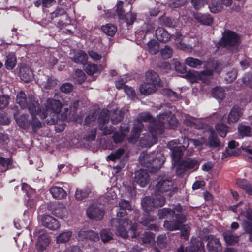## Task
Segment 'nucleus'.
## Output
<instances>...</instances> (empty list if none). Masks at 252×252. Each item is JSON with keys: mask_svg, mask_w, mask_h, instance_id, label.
Here are the masks:
<instances>
[{"mask_svg": "<svg viewBox=\"0 0 252 252\" xmlns=\"http://www.w3.org/2000/svg\"><path fill=\"white\" fill-rule=\"evenodd\" d=\"M62 106L63 104L60 100L48 98L44 104L45 108L42 110L40 104L35 98L33 95H29L26 108L31 116L36 117L38 115L41 119H44L47 118L49 112L59 114Z\"/></svg>", "mask_w": 252, "mask_h": 252, "instance_id": "obj_1", "label": "nucleus"}, {"mask_svg": "<svg viewBox=\"0 0 252 252\" xmlns=\"http://www.w3.org/2000/svg\"><path fill=\"white\" fill-rule=\"evenodd\" d=\"M18 111L15 110L13 116L18 126L24 130H28L31 126L33 133L41 127V123L39 120L28 114H23L18 116Z\"/></svg>", "mask_w": 252, "mask_h": 252, "instance_id": "obj_2", "label": "nucleus"}, {"mask_svg": "<svg viewBox=\"0 0 252 252\" xmlns=\"http://www.w3.org/2000/svg\"><path fill=\"white\" fill-rule=\"evenodd\" d=\"M111 224L116 228L118 234L122 237L126 239L129 236L132 238L139 237V234L137 232V225L133 224L130 226L128 231L126 230V225L127 222L125 219L113 218L111 220Z\"/></svg>", "mask_w": 252, "mask_h": 252, "instance_id": "obj_3", "label": "nucleus"}, {"mask_svg": "<svg viewBox=\"0 0 252 252\" xmlns=\"http://www.w3.org/2000/svg\"><path fill=\"white\" fill-rule=\"evenodd\" d=\"M240 39V36L236 32L225 30L217 45L222 47H233L239 45Z\"/></svg>", "mask_w": 252, "mask_h": 252, "instance_id": "obj_4", "label": "nucleus"}, {"mask_svg": "<svg viewBox=\"0 0 252 252\" xmlns=\"http://www.w3.org/2000/svg\"><path fill=\"white\" fill-rule=\"evenodd\" d=\"M110 117L107 110H102L98 116V128L103 131L104 135H108L112 134L114 131L115 128L113 126L108 127L107 125L109 122Z\"/></svg>", "mask_w": 252, "mask_h": 252, "instance_id": "obj_5", "label": "nucleus"}, {"mask_svg": "<svg viewBox=\"0 0 252 252\" xmlns=\"http://www.w3.org/2000/svg\"><path fill=\"white\" fill-rule=\"evenodd\" d=\"M86 214L91 220H101L105 214L104 207L99 203H93L87 208Z\"/></svg>", "mask_w": 252, "mask_h": 252, "instance_id": "obj_6", "label": "nucleus"}, {"mask_svg": "<svg viewBox=\"0 0 252 252\" xmlns=\"http://www.w3.org/2000/svg\"><path fill=\"white\" fill-rule=\"evenodd\" d=\"M174 217H175V220H166L164 221V226L168 230H180L182 224L186 221V216L182 214H176Z\"/></svg>", "mask_w": 252, "mask_h": 252, "instance_id": "obj_7", "label": "nucleus"}, {"mask_svg": "<svg viewBox=\"0 0 252 252\" xmlns=\"http://www.w3.org/2000/svg\"><path fill=\"white\" fill-rule=\"evenodd\" d=\"M36 243V248L38 252L44 251L49 245L50 240L49 235L44 233V230L42 229H36L34 232V235L40 234Z\"/></svg>", "mask_w": 252, "mask_h": 252, "instance_id": "obj_8", "label": "nucleus"}, {"mask_svg": "<svg viewBox=\"0 0 252 252\" xmlns=\"http://www.w3.org/2000/svg\"><path fill=\"white\" fill-rule=\"evenodd\" d=\"M207 249L208 252H221L222 250L221 244L215 236L210 234L206 237Z\"/></svg>", "mask_w": 252, "mask_h": 252, "instance_id": "obj_9", "label": "nucleus"}, {"mask_svg": "<svg viewBox=\"0 0 252 252\" xmlns=\"http://www.w3.org/2000/svg\"><path fill=\"white\" fill-rule=\"evenodd\" d=\"M18 68L19 69V75L21 79L26 83H29L32 80L34 74L33 71L25 63L18 64Z\"/></svg>", "mask_w": 252, "mask_h": 252, "instance_id": "obj_10", "label": "nucleus"}, {"mask_svg": "<svg viewBox=\"0 0 252 252\" xmlns=\"http://www.w3.org/2000/svg\"><path fill=\"white\" fill-rule=\"evenodd\" d=\"M164 126L161 122L155 121L151 123L148 126V131L151 134L153 138L157 140L158 135H161L164 132Z\"/></svg>", "mask_w": 252, "mask_h": 252, "instance_id": "obj_11", "label": "nucleus"}, {"mask_svg": "<svg viewBox=\"0 0 252 252\" xmlns=\"http://www.w3.org/2000/svg\"><path fill=\"white\" fill-rule=\"evenodd\" d=\"M41 221L42 225L50 230H56L60 227L58 220L50 215L44 216Z\"/></svg>", "mask_w": 252, "mask_h": 252, "instance_id": "obj_12", "label": "nucleus"}, {"mask_svg": "<svg viewBox=\"0 0 252 252\" xmlns=\"http://www.w3.org/2000/svg\"><path fill=\"white\" fill-rule=\"evenodd\" d=\"M186 252H205L203 242L197 238H192L190 245L185 248Z\"/></svg>", "mask_w": 252, "mask_h": 252, "instance_id": "obj_13", "label": "nucleus"}, {"mask_svg": "<svg viewBox=\"0 0 252 252\" xmlns=\"http://www.w3.org/2000/svg\"><path fill=\"white\" fill-rule=\"evenodd\" d=\"M134 179L138 184L144 187L149 181V175L146 170L140 169L135 172Z\"/></svg>", "mask_w": 252, "mask_h": 252, "instance_id": "obj_14", "label": "nucleus"}, {"mask_svg": "<svg viewBox=\"0 0 252 252\" xmlns=\"http://www.w3.org/2000/svg\"><path fill=\"white\" fill-rule=\"evenodd\" d=\"M119 210L117 212V216L118 217L123 218L127 215L126 210L131 211L132 207L131 202L129 201L122 199L119 203Z\"/></svg>", "mask_w": 252, "mask_h": 252, "instance_id": "obj_15", "label": "nucleus"}, {"mask_svg": "<svg viewBox=\"0 0 252 252\" xmlns=\"http://www.w3.org/2000/svg\"><path fill=\"white\" fill-rule=\"evenodd\" d=\"M173 187V183L171 180L163 179L160 180L156 185V192L163 193L170 191Z\"/></svg>", "mask_w": 252, "mask_h": 252, "instance_id": "obj_16", "label": "nucleus"}, {"mask_svg": "<svg viewBox=\"0 0 252 252\" xmlns=\"http://www.w3.org/2000/svg\"><path fill=\"white\" fill-rule=\"evenodd\" d=\"M145 81L149 83L156 87H160L161 86L160 79L159 77L158 74L152 71L149 70L146 73Z\"/></svg>", "mask_w": 252, "mask_h": 252, "instance_id": "obj_17", "label": "nucleus"}, {"mask_svg": "<svg viewBox=\"0 0 252 252\" xmlns=\"http://www.w3.org/2000/svg\"><path fill=\"white\" fill-rule=\"evenodd\" d=\"M80 239H89L93 241H97L99 239L98 233L93 230H87L85 229H81L78 234Z\"/></svg>", "mask_w": 252, "mask_h": 252, "instance_id": "obj_18", "label": "nucleus"}, {"mask_svg": "<svg viewBox=\"0 0 252 252\" xmlns=\"http://www.w3.org/2000/svg\"><path fill=\"white\" fill-rule=\"evenodd\" d=\"M71 60L78 64H85L88 60L86 53L82 50H79L74 53L73 57H70Z\"/></svg>", "mask_w": 252, "mask_h": 252, "instance_id": "obj_19", "label": "nucleus"}, {"mask_svg": "<svg viewBox=\"0 0 252 252\" xmlns=\"http://www.w3.org/2000/svg\"><path fill=\"white\" fill-rule=\"evenodd\" d=\"M156 37L161 42L166 43L171 37V35L164 29L158 27L155 32Z\"/></svg>", "mask_w": 252, "mask_h": 252, "instance_id": "obj_20", "label": "nucleus"}, {"mask_svg": "<svg viewBox=\"0 0 252 252\" xmlns=\"http://www.w3.org/2000/svg\"><path fill=\"white\" fill-rule=\"evenodd\" d=\"M237 131L241 138L252 136V128L250 126L243 123H240L238 125Z\"/></svg>", "mask_w": 252, "mask_h": 252, "instance_id": "obj_21", "label": "nucleus"}, {"mask_svg": "<svg viewBox=\"0 0 252 252\" xmlns=\"http://www.w3.org/2000/svg\"><path fill=\"white\" fill-rule=\"evenodd\" d=\"M194 18L198 23L204 25L210 26L213 21V18L209 14L197 13Z\"/></svg>", "mask_w": 252, "mask_h": 252, "instance_id": "obj_22", "label": "nucleus"}, {"mask_svg": "<svg viewBox=\"0 0 252 252\" xmlns=\"http://www.w3.org/2000/svg\"><path fill=\"white\" fill-rule=\"evenodd\" d=\"M241 110L238 107H233L230 110L227 117V122L229 124L237 122L242 116Z\"/></svg>", "mask_w": 252, "mask_h": 252, "instance_id": "obj_23", "label": "nucleus"}, {"mask_svg": "<svg viewBox=\"0 0 252 252\" xmlns=\"http://www.w3.org/2000/svg\"><path fill=\"white\" fill-rule=\"evenodd\" d=\"M222 236L227 245L232 246L239 241V237L235 235L230 231H225L223 232Z\"/></svg>", "mask_w": 252, "mask_h": 252, "instance_id": "obj_24", "label": "nucleus"}, {"mask_svg": "<svg viewBox=\"0 0 252 252\" xmlns=\"http://www.w3.org/2000/svg\"><path fill=\"white\" fill-rule=\"evenodd\" d=\"M236 183L239 188L245 190L247 194L252 195V184H250L244 179H237Z\"/></svg>", "mask_w": 252, "mask_h": 252, "instance_id": "obj_25", "label": "nucleus"}, {"mask_svg": "<svg viewBox=\"0 0 252 252\" xmlns=\"http://www.w3.org/2000/svg\"><path fill=\"white\" fill-rule=\"evenodd\" d=\"M50 192L54 198L62 199L64 198L66 195V192L61 187L53 186L50 189Z\"/></svg>", "mask_w": 252, "mask_h": 252, "instance_id": "obj_26", "label": "nucleus"}, {"mask_svg": "<svg viewBox=\"0 0 252 252\" xmlns=\"http://www.w3.org/2000/svg\"><path fill=\"white\" fill-rule=\"evenodd\" d=\"M184 146H175L172 149V158L175 163L179 162L183 155V150H185Z\"/></svg>", "mask_w": 252, "mask_h": 252, "instance_id": "obj_27", "label": "nucleus"}, {"mask_svg": "<svg viewBox=\"0 0 252 252\" xmlns=\"http://www.w3.org/2000/svg\"><path fill=\"white\" fill-rule=\"evenodd\" d=\"M91 192V189L88 187L83 189H77L75 194V198L77 200H82L87 198Z\"/></svg>", "mask_w": 252, "mask_h": 252, "instance_id": "obj_28", "label": "nucleus"}, {"mask_svg": "<svg viewBox=\"0 0 252 252\" xmlns=\"http://www.w3.org/2000/svg\"><path fill=\"white\" fill-rule=\"evenodd\" d=\"M16 100L22 109H26L27 107L28 97H27L24 91H21L17 93Z\"/></svg>", "mask_w": 252, "mask_h": 252, "instance_id": "obj_29", "label": "nucleus"}, {"mask_svg": "<svg viewBox=\"0 0 252 252\" xmlns=\"http://www.w3.org/2000/svg\"><path fill=\"white\" fill-rule=\"evenodd\" d=\"M213 71L211 69H206L200 72L197 76L198 81H201L203 83L209 84L210 83L209 77L213 75Z\"/></svg>", "mask_w": 252, "mask_h": 252, "instance_id": "obj_30", "label": "nucleus"}, {"mask_svg": "<svg viewBox=\"0 0 252 252\" xmlns=\"http://www.w3.org/2000/svg\"><path fill=\"white\" fill-rule=\"evenodd\" d=\"M186 65L191 68H196L203 64V61L192 57H188L185 60Z\"/></svg>", "mask_w": 252, "mask_h": 252, "instance_id": "obj_31", "label": "nucleus"}, {"mask_svg": "<svg viewBox=\"0 0 252 252\" xmlns=\"http://www.w3.org/2000/svg\"><path fill=\"white\" fill-rule=\"evenodd\" d=\"M156 90L157 87L156 86L146 81L141 85L140 87V91L141 93L146 95H148L155 92Z\"/></svg>", "mask_w": 252, "mask_h": 252, "instance_id": "obj_32", "label": "nucleus"}, {"mask_svg": "<svg viewBox=\"0 0 252 252\" xmlns=\"http://www.w3.org/2000/svg\"><path fill=\"white\" fill-rule=\"evenodd\" d=\"M141 206L146 213H149L152 211L153 209L156 208L151 197L146 196L142 200Z\"/></svg>", "mask_w": 252, "mask_h": 252, "instance_id": "obj_33", "label": "nucleus"}, {"mask_svg": "<svg viewBox=\"0 0 252 252\" xmlns=\"http://www.w3.org/2000/svg\"><path fill=\"white\" fill-rule=\"evenodd\" d=\"M158 193L156 192V193L151 197L155 208L162 207L166 202L165 198Z\"/></svg>", "mask_w": 252, "mask_h": 252, "instance_id": "obj_34", "label": "nucleus"}, {"mask_svg": "<svg viewBox=\"0 0 252 252\" xmlns=\"http://www.w3.org/2000/svg\"><path fill=\"white\" fill-rule=\"evenodd\" d=\"M208 140L210 147L216 148L220 145V141L218 138L217 134L213 130H211Z\"/></svg>", "mask_w": 252, "mask_h": 252, "instance_id": "obj_35", "label": "nucleus"}, {"mask_svg": "<svg viewBox=\"0 0 252 252\" xmlns=\"http://www.w3.org/2000/svg\"><path fill=\"white\" fill-rule=\"evenodd\" d=\"M176 214L175 211L171 208H164L158 211V216L160 219H164L165 217L173 218Z\"/></svg>", "mask_w": 252, "mask_h": 252, "instance_id": "obj_36", "label": "nucleus"}, {"mask_svg": "<svg viewBox=\"0 0 252 252\" xmlns=\"http://www.w3.org/2000/svg\"><path fill=\"white\" fill-rule=\"evenodd\" d=\"M17 64V59L15 55L8 54L6 56L5 66L7 70H12Z\"/></svg>", "mask_w": 252, "mask_h": 252, "instance_id": "obj_37", "label": "nucleus"}, {"mask_svg": "<svg viewBox=\"0 0 252 252\" xmlns=\"http://www.w3.org/2000/svg\"><path fill=\"white\" fill-rule=\"evenodd\" d=\"M56 3V0H37L34 2V5L37 8L41 6L42 9H44L50 8Z\"/></svg>", "mask_w": 252, "mask_h": 252, "instance_id": "obj_38", "label": "nucleus"}, {"mask_svg": "<svg viewBox=\"0 0 252 252\" xmlns=\"http://www.w3.org/2000/svg\"><path fill=\"white\" fill-rule=\"evenodd\" d=\"M73 79L75 84H82L86 79V75L81 69H77L75 71Z\"/></svg>", "mask_w": 252, "mask_h": 252, "instance_id": "obj_39", "label": "nucleus"}, {"mask_svg": "<svg viewBox=\"0 0 252 252\" xmlns=\"http://www.w3.org/2000/svg\"><path fill=\"white\" fill-rule=\"evenodd\" d=\"M124 130L128 131V128H126L123 130L122 127H120V131H116L114 133L112 138L115 143H121L124 140L126 137V134L123 132Z\"/></svg>", "mask_w": 252, "mask_h": 252, "instance_id": "obj_40", "label": "nucleus"}, {"mask_svg": "<svg viewBox=\"0 0 252 252\" xmlns=\"http://www.w3.org/2000/svg\"><path fill=\"white\" fill-rule=\"evenodd\" d=\"M215 129L221 137H225L229 131V127L222 123H217L215 125Z\"/></svg>", "mask_w": 252, "mask_h": 252, "instance_id": "obj_41", "label": "nucleus"}, {"mask_svg": "<svg viewBox=\"0 0 252 252\" xmlns=\"http://www.w3.org/2000/svg\"><path fill=\"white\" fill-rule=\"evenodd\" d=\"M149 51L151 54L156 55L159 49V43L155 39L150 40L147 44Z\"/></svg>", "mask_w": 252, "mask_h": 252, "instance_id": "obj_42", "label": "nucleus"}, {"mask_svg": "<svg viewBox=\"0 0 252 252\" xmlns=\"http://www.w3.org/2000/svg\"><path fill=\"white\" fill-rule=\"evenodd\" d=\"M213 97L219 100H223L225 98L224 90L220 87H216L212 90Z\"/></svg>", "mask_w": 252, "mask_h": 252, "instance_id": "obj_43", "label": "nucleus"}, {"mask_svg": "<svg viewBox=\"0 0 252 252\" xmlns=\"http://www.w3.org/2000/svg\"><path fill=\"white\" fill-rule=\"evenodd\" d=\"M140 239L143 244H150L155 241V234L151 232H145L141 235Z\"/></svg>", "mask_w": 252, "mask_h": 252, "instance_id": "obj_44", "label": "nucleus"}, {"mask_svg": "<svg viewBox=\"0 0 252 252\" xmlns=\"http://www.w3.org/2000/svg\"><path fill=\"white\" fill-rule=\"evenodd\" d=\"M72 236L71 231H68L60 233L57 237V243H63L68 242Z\"/></svg>", "mask_w": 252, "mask_h": 252, "instance_id": "obj_45", "label": "nucleus"}, {"mask_svg": "<svg viewBox=\"0 0 252 252\" xmlns=\"http://www.w3.org/2000/svg\"><path fill=\"white\" fill-rule=\"evenodd\" d=\"M111 120L113 124L120 122L124 118V114L120 111L114 110L111 114Z\"/></svg>", "mask_w": 252, "mask_h": 252, "instance_id": "obj_46", "label": "nucleus"}, {"mask_svg": "<svg viewBox=\"0 0 252 252\" xmlns=\"http://www.w3.org/2000/svg\"><path fill=\"white\" fill-rule=\"evenodd\" d=\"M102 31L106 35L112 37L115 35L117 29L114 25L108 24L102 26Z\"/></svg>", "mask_w": 252, "mask_h": 252, "instance_id": "obj_47", "label": "nucleus"}, {"mask_svg": "<svg viewBox=\"0 0 252 252\" xmlns=\"http://www.w3.org/2000/svg\"><path fill=\"white\" fill-rule=\"evenodd\" d=\"M136 14L134 13L129 12L124 14V17L121 20L125 21L127 26L133 24L136 18Z\"/></svg>", "mask_w": 252, "mask_h": 252, "instance_id": "obj_48", "label": "nucleus"}, {"mask_svg": "<svg viewBox=\"0 0 252 252\" xmlns=\"http://www.w3.org/2000/svg\"><path fill=\"white\" fill-rule=\"evenodd\" d=\"M124 153V150L122 148L117 149L114 153H112L109 155L107 158L109 160L114 161L116 159H119L121 158Z\"/></svg>", "mask_w": 252, "mask_h": 252, "instance_id": "obj_49", "label": "nucleus"}, {"mask_svg": "<svg viewBox=\"0 0 252 252\" xmlns=\"http://www.w3.org/2000/svg\"><path fill=\"white\" fill-rule=\"evenodd\" d=\"M199 74V72L195 70H189L186 71L185 74L186 77L190 80L192 83L198 82L197 76Z\"/></svg>", "mask_w": 252, "mask_h": 252, "instance_id": "obj_50", "label": "nucleus"}, {"mask_svg": "<svg viewBox=\"0 0 252 252\" xmlns=\"http://www.w3.org/2000/svg\"><path fill=\"white\" fill-rule=\"evenodd\" d=\"M182 163L185 166L186 170H189L193 169L197 166V162L196 160L188 159V160H183L181 161Z\"/></svg>", "mask_w": 252, "mask_h": 252, "instance_id": "obj_51", "label": "nucleus"}, {"mask_svg": "<svg viewBox=\"0 0 252 252\" xmlns=\"http://www.w3.org/2000/svg\"><path fill=\"white\" fill-rule=\"evenodd\" d=\"M58 80L53 76L49 77L47 81L43 85L45 89H52L56 87L57 84Z\"/></svg>", "mask_w": 252, "mask_h": 252, "instance_id": "obj_52", "label": "nucleus"}, {"mask_svg": "<svg viewBox=\"0 0 252 252\" xmlns=\"http://www.w3.org/2000/svg\"><path fill=\"white\" fill-rule=\"evenodd\" d=\"M66 10L64 8L57 6L56 9L50 13L51 19L58 18L66 14Z\"/></svg>", "mask_w": 252, "mask_h": 252, "instance_id": "obj_53", "label": "nucleus"}, {"mask_svg": "<svg viewBox=\"0 0 252 252\" xmlns=\"http://www.w3.org/2000/svg\"><path fill=\"white\" fill-rule=\"evenodd\" d=\"M173 53L172 49L168 45L165 46L164 48L160 50V55L164 59L170 58Z\"/></svg>", "mask_w": 252, "mask_h": 252, "instance_id": "obj_54", "label": "nucleus"}, {"mask_svg": "<svg viewBox=\"0 0 252 252\" xmlns=\"http://www.w3.org/2000/svg\"><path fill=\"white\" fill-rule=\"evenodd\" d=\"M51 207H52V213L53 215L59 217H62L63 215L64 208L61 206L60 204H53Z\"/></svg>", "mask_w": 252, "mask_h": 252, "instance_id": "obj_55", "label": "nucleus"}, {"mask_svg": "<svg viewBox=\"0 0 252 252\" xmlns=\"http://www.w3.org/2000/svg\"><path fill=\"white\" fill-rule=\"evenodd\" d=\"M85 70L89 75H93L98 71V66L94 63H89L85 66Z\"/></svg>", "mask_w": 252, "mask_h": 252, "instance_id": "obj_56", "label": "nucleus"}, {"mask_svg": "<svg viewBox=\"0 0 252 252\" xmlns=\"http://www.w3.org/2000/svg\"><path fill=\"white\" fill-rule=\"evenodd\" d=\"M172 113L170 111H165L159 114L158 120L157 122H161L163 126L167 123L169 117H170Z\"/></svg>", "mask_w": 252, "mask_h": 252, "instance_id": "obj_57", "label": "nucleus"}, {"mask_svg": "<svg viewBox=\"0 0 252 252\" xmlns=\"http://www.w3.org/2000/svg\"><path fill=\"white\" fill-rule=\"evenodd\" d=\"M100 236L102 241L104 242H107L113 239L112 233L106 229H103L101 231Z\"/></svg>", "mask_w": 252, "mask_h": 252, "instance_id": "obj_58", "label": "nucleus"}, {"mask_svg": "<svg viewBox=\"0 0 252 252\" xmlns=\"http://www.w3.org/2000/svg\"><path fill=\"white\" fill-rule=\"evenodd\" d=\"M116 12L119 19H123L124 17L125 10L123 7V2L119 1L116 5Z\"/></svg>", "mask_w": 252, "mask_h": 252, "instance_id": "obj_59", "label": "nucleus"}, {"mask_svg": "<svg viewBox=\"0 0 252 252\" xmlns=\"http://www.w3.org/2000/svg\"><path fill=\"white\" fill-rule=\"evenodd\" d=\"M176 163V173L178 176L182 177L184 176L186 172L187 171L185 166L183 164L181 161H179V163Z\"/></svg>", "mask_w": 252, "mask_h": 252, "instance_id": "obj_60", "label": "nucleus"}, {"mask_svg": "<svg viewBox=\"0 0 252 252\" xmlns=\"http://www.w3.org/2000/svg\"><path fill=\"white\" fill-rule=\"evenodd\" d=\"M139 120L141 121L149 122L151 123L155 121V119L149 113H141L139 115Z\"/></svg>", "mask_w": 252, "mask_h": 252, "instance_id": "obj_61", "label": "nucleus"}, {"mask_svg": "<svg viewBox=\"0 0 252 252\" xmlns=\"http://www.w3.org/2000/svg\"><path fill=\"white\" fill-rule=\"evenodd\" d=\"M238 71L236 69H233L232 70L228 71L227 73V77H226V81L231 83L236 79Z\"/></svg>", "mask_w": 252, "mask_h": 252, "instance_id": "obj_62", "label": "nucleus"}, {"mask_svg": "<svg viewBox=\"0 0 252 252\" xmlns=\"http://www.w3.org/2000/svg\"><path fill=\"white\" fill-rule=\"evenodd\" d=\"M10 97L8 95L3 94L0 95V109L5 108L9 104Z\"/></svg>", "mask_w": 252, "mask_h": 252, "instance_id": "obj_63", "label": "nucleus"}, {"mask_svg": "<svg viewBox=\"0 0 252 252\" xmlns=\"http://www.w3.org/2000/svg\"><path fill=\"white\" fill-rule=\"evenodd\" d=\"M242 81L247 86L252 89V73H247L242 78Z\"/></svg>", "mask_w": 252, "mask_h": 252, "instance_id": "obj_64", "label": "nucleus"}]
</instances>
